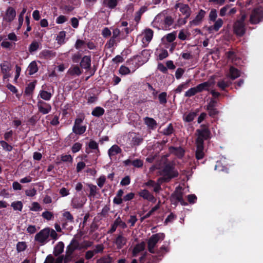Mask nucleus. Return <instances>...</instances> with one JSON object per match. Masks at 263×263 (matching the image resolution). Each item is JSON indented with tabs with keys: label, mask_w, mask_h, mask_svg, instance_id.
I'll return each mask as SVG.
<instances>
[{
	"label": "nucleus",
	"mask_w": 263,
	"mask_h": 263,
	"mask_svg": "<svg viewBox=\"0 0 263 263\" xmlns=\"http://www.w3.org/2000/svg\"><path fill=\"white\" fill-rule=\"evenodd\" d=\"M160 174L162 177L159 178V180L164 182H168L172 179L177 177L179 173L175 168V164L173 162H169L163 165Z\"/></svg>",
	"instance_id": "1"
},
{
	"label": "nucleus",
	"mask_w": 263,
	"mask_h": 263,
	"mask_svg": "<svg viewBox=\"0 0 263 263\" xmlns=\"http://www.w3.org/2000/svg\"><path fill=\"white\" fill-rule=\"evenodd\" d=\"M196 134L197 136L195 143L201 145H204V141L211 139V133L208 126L205 124H202L199 129L196 131Z\"/></svg>",
	"instance_id": "2"
},
{
	"label": "nucleus",
	"mask_w": 263,
	"mask_h": 263,
	"mask_svg": "<svg viewBox=\"0 0 263 263\" xmlns=\"http://www.w3.org/2000/svg\"><path fill=\"white\" fill-rule=\"evenodd\" d=\"M181 190V187L179 186L177 187L170 197L171 204L174 205L175 206L177 205L178 202H180L182 205H187V203L183 200V193Z\"/></svg>",
	"instance_id": "3"
},
{
	"label": "nucleus",
	"mask_w": 263,
	"mask_h": 263,
	"mask_svg": "<svg viewBox=\"0 0 263 263\" xmlns=\"http://www.w3.org/2000/svg\"><path fill=\"white\" fill-rule=\"evenodd\" d=\"M165 238V234L163 233H159L153 235L148 239L147 247L149 252L151 253H155L154 248L157 242L160 240H163Z\"/></svg>",
	"instance_id": "4"
},
{
	"label": "nucleus",
	"mask_w": 263,
	"mask_h": 263,
	"mask_svg": "<svg viewBox=\"0 0 263 263\" xmlns=\"http://www.w3.org/2000/svg\"><path fill=\"white\" fill-rule=\"evenodd\" d=\"M49 235V228H46L35 235L34 240L41 245H44L48 242Z\"/></svg>",
	"instance_id": "5"
},
{
	"label": "nucleus",
	"mask_w": 263,
	"mask_h": 263,
	"mask_svg": "<svg viewBox=\"0 0 263 263\" xmlns=\"http://www.w3.org/2000/svg\"><path fill=\"white\" fill-rule=\"evenodd\" d=\"M263 20V10L261 8H254L250 17V22L252 24H257Z\"/></svg>",
	"instance_id": "6"
},
{
	"label": "nucleus",
	"mask_w": 263,
	"mask_h": 263,
	"mask_svg": "<svg viewBox=\"0 0 263 263\" xmlns=\"http://www.w3.org/2000/svg\"><path fill=\"white\" fill-rule=\"evenodd\" d=\"M245 15L242 16L241 19L235 22L234 24V32L237 36H242L246 32L244 21Z\"/></svg>",
	"instance_id": "7"
},
{
	"label": "nucleus",
	"mask_w": 263,
	"mask_h": 263,
	"mask_svg": "<svg viewBox=\"0 0 263 263\" xmlns=\"http://www.w3.org/2000/svg\"><path fill=\"white\" fill-rule=\"evenodd\" d=\"M83 119L81 118L76 119L72 127V132L76 135H81L84 134L86 130V126H81Z\"/></svg>",
	"instance_id": "8"
},
{
	"label": "nucleus",
	"mask_w": 263,
	"mask_h": 263,
	"mask_svg": "<svg viewBox=\"0 0 263 263\" xmlns=\"http://www.w3.org/2000/svg\"><path fill=\"white\" fill-rule=\"evenodd\" d=\"M80 194L81 197H74L72 199L71 205L74 209H81L83 208L87 201L85 194L82 192Z\"/></svg>",
	"instance_id": "9"
},
{
	"label": "nucleus",
	"mask_w": 263,
	"mask_h": 263,
	"mask_svg": "<svg viewBox=\"0 0 263 263\" xmlns=\"http://www.w3.org/2000/svg\"><path fill=\"white\" fill-rule=\"evenodd\" d=\"M206 14V12L205 10L200 9L195 17L189 22V26L191 27L200 25L203 22Z\"/></svg>",
	"instance_id": "10"
},
{
	"label": "nucleus",
	"mask_w": 263,
	"mask_h": 263,
	"mask_svg": "<svg viewBox=\"0 0 263 263\" xmlns=\"http://www.w3.org/2000/svg\"><path fill=\"white\" fill-rule=\"evenodd\" d=\"M175 9L179 8V11L181 14L184 15L186 18H189L192 13V10L189 5L182 3H176L174 7Z\"/></svg>",
	"instance_id": "11"
},
{
	"label": "nucleus",
	"mask_w": 263,
	"mask_h": 263,
	"mask_svg": "<svg viewBox=\"0 0 263 263\" xmlns=\"http://www.w3.org/2000/svg\"><path fill=\"white\" fill-rule=\"evenodd\" d=\"M16 14L15 9L9 6L6 11L5 14L3 17V20L7 23H11L14 20Z\"/></svg>",
	"instance_id": "12"
},
{
	"label": "nucleus",
	"mask_w": 263,
	"mask_h": 263,
	"mask_svg": "<svg viewBox=\"0 0 263 263\" xmlns=\"http://www.w3.org/2000/svg\"><path fill=\"white\" fill-rule=\"evenodd\" d=\"M138 195L143 199L151 202L155 203L156 201V199L154 195L146 189L140 190L138 192Z\"/></svg>",
	"instance_id": "13"
},
{
	"label": "nucleus",
	"mask_w": 263,
	"mask_h": 263,
	"mask_svg": "<svg viewBox=\"0 0 263 263\" xmlns=\"http://www.w3.org/2000/svg\"><path fill=\"white\" fill-rule=\"evenodd\" d=\"M54 91L53 87L50 86L47 88V90H40L39 96H40L42 99L45 101H49L54 94Z\"/></svg>",
	"instance_id": "14"
},
{
	"label": "nucleus",
	"mask_w": 263,
	"mask_h": 263,
	"mask_svg": "<svg viewBox=\"0 0 263 263\" xmlns=\"http://www.w3.org/2000/svg\"><path fill=\"white\" fill-rule=\"evenodd\" d=\"M39 111L43 114H47L51 110V106L42 100H39L37 103Z\"/></svg>",
	"instance_id": "15"
},
{
	"label": "nucleus",
	"mask_w": 263,
	"mask_h": 263,
	"mask_svg": "<svg viewBox=\"0 0 263 263\" xmlns=\"http://www.w3.org/2000/svg\"><path fill=\"white\" fill-rule=\"evenodd\" d=\"M212 78L213 79V81H208L200 83L196 86L198 93L201 92L203 91L209 90V88L215 83L213 77Z\"/></svg>",
	"instance_id": "16"
},
{
	"label": "nucleus",
	"mask_w": 263,
	"mask_h": 263,
	"mask_svg": "<svg viewBox=\"0 0 263 263\" xmlns=\"http://www.w3.org/2000/svg\"><path fill=\"white\" fill-rule=\"evenodd\" d=\"M127 239L124 237L122 234L119 235L115 240L114 243L117 246V249H121L126 244Z\"/></svg>",
	"instance_id": "17"
},
{
	"label": "nucleus",
	"mask_w": 263,
	"mask_h": 263,
	"mask_svg": "<svg viewBox=\"0 0 263 263\" xmlns=\"http://www.w3.org/2000/svg\"><path fill=\"white\" fill-rule=\"evenodd\" d=\"M80 64L82 68L87 70L89 69L91 66V57L88 55H84L81 59Z\"/></svg>",
	"instance_id": "18"
},
{
	"label": "nucleus",
	"mask_w": 263,
	"mask_h": 263,
	"mask_svg": "<svg viewBox=\"0 0 263 263\" xmlns=\"http://www.w3.org/2000/svg\"><path fill=\"white\" fill-rule=\"evenodd\" d=\"M169 150L178 158H182L184 155L185 151L183 148L180 146L177 147L171 146L169 148Z\"/></svg>",
	"instance_id": "19"
},
{
	"label": "nucleus",
	"mask_w": 263,
	"mask_h": 263,
	"mask_svg": "<svg viewBox=\"0 0 263 263\" xmlns=\"http://www.w3.org/2000/svg\"><path fill=\"white\" fill-rule=\"evenodd\" d=\"M143 121L144 124L147 126V127L149 129L154 130L155 128H156L157 123L156 121L154 119L148 117H146L143 118Z\"/></svg>",
	"instance_id": "20"
},
{
	"label": "nucleus",
	"mask_w": 263,
	"mask_h": 263,
	"mask_svg": "<svg viewBox=\"0 0 263 263\" xmlns=\"http://www.w3.org/2000/svg\"><path fill=\"white\" fill-rule=\"evenodd\" d=\"M82 72V70L77 65L71 66L67 71V74L71 76H79Z\"/></svg>",
	"instance_id": "21"
},
{
	"label": "nucleus",
	"mask_w": 263,
	"mask_h": 263,
	"mask_svg": "<svg viewBox=\"0 0 263 263\" xmlns=\"http://www.w3.org/2000/svg\"><path fill=\"white\" fill-rule=\"evenodd\" d=\"M196 150L195 152V157L197 160H200L204 158L205 154L203 152L204 145L196 144Z\"/></svg>",
	"instance_id": "22"
},
{
	"label": "nucleus",
	"mask_w": 263,
	"mask_h": 263,
	"mask_svg": "<svg viewBox=\"0 0 263 263\" xmlns=\"http://www.w3.org/2000/svg\"><path fill=\"white\" fill-rule=\"evenodd\" d=\"M240 76V71L236 68L231 66L229 69V73L228 76L231 80H234Z\"/></svg>",
	"instance_id": "23"
},
{
	"label": "nucleus",
	"mask_w": 263,
	"mask_h": 263,
	"mask_svg": "<svg viewBox=\"0 0 263 263\" xmlns=\"http://www.w3.org/2000/svg\"><path fill=\"white\" fill-rule=\"evenodd\" d=\"M145 243L144 241L137 244L133 249L132 254L133 256L136 257L138 253L145 249Z\"/></svg>",
	"instance_id": "24"
},
{
	"label": "nucleus",
	"mask_w": 263,
	"mask_h": 263,
	"mask_svg": "<svg viewBox=\"0 0 263 263\" xmlns=\"http://www.w3.org/2000/svg\"><path fill=\"white\" fill-rule=\"evenodd\" d=\"M215 22L213 25L209 27L208 31L209 32H211L213 30L215 31H218L223 24V20L221 18H218Z\"/></svg>",
	"instance_id": "25"
},
{
	"label": "nucleus",
	"mask_w": 263,
	"mask_h": 263,
	"mask_svg": "<svg viewBox=\"0 0 263 263\" xmlns=\"http://www.w3.org/2000/svg\"><path fill=\"white\" fill-rule=\"evenodd\" d=\"M122 152L121 148L116 144L112 145L108 151V154L110 157L116 156Z\"/></svg>",
	"instance_id": "26"
},
{
	"label": "nucleus",
	"mask_w": 263,
	"mask_h": 263,
	"mask_svg": "<svg viewBox=\"0 0 263 263\" xmlns=\"http://www.w3.org/2000/svg\"><path fill=\"white\" fill-rule=\"evenodd\" d=\"M64 243L62 241L59 242L54 248L53 254L54 256H58L61 254L64 250Z\"/></svg>",
	"instance_id": "27"
},
{
	"label": "nucleus",
	"mask_w": 263,
	"mask_h": 263,
	"mask_svg": "<svg viewBox=\"0 0 263 263\" xmlns=\"http://www.w3.org/2000/svg\"><path fill=\"white\" fill-rule=\"evenodd\" d=\"M118 4V0H103V4L110 9H115Z\"/></svg>",
	"instance_id": "28"
},
{
	"label": "nucleus",
	"mask_w": 263,
	"mask_h": 263,
	"mask_svg": "<svg viewBox=\"0 0 263 263\" xmlns=\"http://www.w3.org/2000/svg\"><path fill=\"white\" fill-rule=\"evenodd\" d=\"M27 70L29 75H32L38 71V67L35 61H32L30 63Z\"/></svg>",
	"instance_id": "29"
},
{
	"label": "nucleus",
	"mask_w": 263,
	"mask_h": 263,
	"mask_svg": "<svg viewBox=\"0 0 263 263\" xmlns=\"http://www.w3.org/2000/svg\"><path fill=\"white\" fill-rule=\"evenodd\" d=\"M87 185L89 188L90 193L88 195V197L91 199L92 197H94L96 196L97 194L98 190L99 189L97 188V186L96 185H93L92 184H87Z\"/></svg>",
	"instance_id": "30"
},
{
	"label": "nucleus",
	"mask_w": 263,
	"mask_h": 263,
	"mask_svg": "<svg viewBox=\"0 0 263 263\" xmlns=\"http://www.w3.org/2000/svg\"><path fill=\"white\" fill-rule=\"evenodd\" d=\"M66 32L65 31H60L58 34L56 40L58 44L61 45L65 43Z\"/></svg>",
	"instance_id": "31"
},
{
	"label": "nucleus",
	"mask_w": 263,
	"mask_h": 263,
	"mask_svg": "<svg viewBox=\"0 0 263 263\" xmlns=\"http://www.w3.org/2000/svg\"><path fill=\"white\" fill-rule=\"evenodd\" d=\"M105 112V110L101 107H95L91 112V115L96 117H100L102 116Z\"/></svg>",
	"instance_id": "32"
},
{
	"label": "nucleus",
	"mask_w": 263,
	"mask_h": 263,
	"mask_svg": "<svg viewBox=\"0 0 263 263\" xmlns=\"http://www.w3.org/2000/svg\"><path fill=\"white\" fill-rule=\"evenodd\" d=\"M154 34V31L152 29L150 28H146L145 29L144 32V36L145 40L149 42L152 39H153Z\"/></svg>",
	"instance_id": "33"
},
{
	"label": "nucleus",
	"mask_w": 263,
	"mask_h": 263,
	"mask_svg": "<svg viewBox=\"0 0 263 263\" xmlns=\"http://www.w3.org/2000/svg\"><path fill=\"white\" fill-rule=\"evenodd\" d=\"M35 82L29 83L25 90V93L27 96L31 95L34 90Z\"/></svg>",
	"instance_id": "34"
},
{
	"label": "nucleus",
	"mask_w": 263,
	"mask_h": 263,
	"mask_svg": "<svg viewBox=\"0 0 263 263\" xmlns=\"http://www.w3.org/2000/svg\"><path fill=\"white\" fill-rule=\"evenodd\" d=\"M174 132L173 125L172 123H170L166 128L163 129L161 133L165 136H170Z\"/></svg>",
	"instance_id": "35"
},
{
	"label": "nucleus",
	"mask_w": 263,
	"mask_h": 263,
	"mask_svg": "<svg viewBox=\"0 0 263 263\" xmlns=\"http://www.w3.org/2000/svg\"><path fill=\"white\" fill-rule=\"evenodd\" d=\"M143 141V138L138 135H135L132 138L131 142L133 146H139Z\"/></svg>",
	"instance_id": "36"
},
{
	"label": "nucleus",
	"mask_w": 263,
	"mask_h": 263,
	"mask_svg": "<svg viewBox=\"0 0 263 263\" xmlns=\"http://www.w3.org/2000/svg\"><path fill=\"white\" fill-rule=\"evenodd\" d=\"M215 170L219 172H225L228 173V168L223 165L221 161H217L215 166Z\"/></svg>",
	"instance_id": "37"
},
{
	"label": "nucleus",
	"mask_w": 263,
	"mask_h": 263,
	"mask_svg": "<svg viewBox=\"0 0 263 263\" xmlns=\"http://www.w3.org/2000/svg\"><path fill=\"white\" fill-rule=\"evenodd\" d=\"M197 116L195 112H190L187 115L183 116V120L186 122H191L193 121L195 117Z\"/></svg>",
	"instance_id": "38"
},
{
	"label": "nucleus",
	"mask_w": 263,
	"mask_h": 263,
	"mask_svg": "<svg viewBox=\"0 0 263 263\" xmlns=\"http://www.w3.org/2000/svg\"><path fill=\"white\" fill-rule=\"evenodd\" d=\"M11 206L13 208V210L15 211L18 210L19 211H22L23 207V204L22 201H14L11 203Z\"/></svg>",
	"instance_id": "39"
},
{
	"label": "nucleus",
	"mask_w": 263,
	"mask_h": 263,
	"mask_svg": "<svg viewBox=\"0 0 263 263\" xmlns=\"http://www.w3.org/2000/svg\"><path fill=\"white\" fill-rule=\"evenodd\" d=\"M158 98L160 104H165L167 102V93L166 92H161L158 95Z\"/></svg>",
	"instance_id": "40"
},
{
	"label": "nucleus",
	"mask_w": 263,
	"mask_h": 263,
	"mask_svg": "<svg viewBox=\"0 0 263 263\" xmlns=\"http://www.w3.org/2000/svg\"><path fill=\"white\" fill-rule=\"evenodd\" d=\"M0 144L3 149L7 152H11L13 149V147L7 141L1 140L0 141Z\"/></svg>",
	"instance_id": "41"
},
{
	"label": "nucleus",
	"mask_w": 263,
	"mask_h": 263,
	"mask_svg": "<svg viewBox=\"0 0 263 263\" xmlns=\"http://www.w3.org/2000/svg\"><path fill=\"white\" fill-rule=\"evenodd\" d=\"M1 71L3 73L5 74V76H4V78L6 79L7 77L6 75V73L8 71L10 70V67L9 66V64L7 63H2L1 64Z\"/></svg>",
	"instance_id": "42"
},
{
	"label": "nucleus",
	"mask_w": 263,
	"mask_h": 263,
	"mask_svg": "<svg viewBox=\"0 0 263 263\" xmlns=\"http://www.w3.org/2000/svg\"><path fill=\"white\" fill-rule=\"evenodd\" d=\"M190 80L185 83H182L180 84L175 89V93H180L183 89L186 88L189 86V83H190Z\"/></svg>",
	"instance_id": "43"
},
{
	"label": "nucleus",
	"mask_w": 263,
	"mask_h": 263,
	"mask_svg": "<svg viewBox=\"0 0 263 263\" xmlns=\"http://www.w3.org/2000/svg\"><path fill=\"white\" fill-rule=\"evenodd\" d=\"M112 261V258L109 255H107L98 259L96 263H111Z\"/></svg>",
	"instance_id": "44"
},
{
	"label": "nucleus",
	"mask_w": 263,
	"mask_h": 263,
	"mask_svg": "<svg viewBox=\"0 0 263 263\" xmlns=\"http://www.w3.org/2000/svg\"><path fill=\"white\" fill-rule=\"evenodd\" d=\"M197 90L196 88V87H192L190 88L187 91H186L184 94V97H191L196 93H197Z\"/></svg>",
	"instance_id": "45"
},
{
	"label": "nucleus",
	"mask_w": 263,
	"mask_h": 263,
	"mask_svg": "<svg viewBox=\"0 0 263 263\" xmlns=\"http://www.w3.org/2000/svg\"><path fill=\"white\" fill-rule=\"evenodd\" d=\"M13 132L12 130H10L8 132H6L4 135V138L5 139L4 141H6L7 142L12 141H13Z\"/></svg>",
	"instance_id": "46"
},
{
	"label": "nucleus",
	"mask_w": 263,
	"mask_h": 263,
	"mask_svg": "<svg viewBox=\"0 0 263 263\" xmlns=\"http://www.w3.org/2000/svg\"><path fill=\"white\" fill-rule=\"evenodd\" d=\"M217 86L221 90L225 91L226 89L228 87V85L226 83V81L224 79H222L218 81Z\"/></svg>",
	"instance_id": "47"
},
{
	"label": "nucleus",
	"mask_w": 263,
	"mask_h": 263,
	"mask_svg": "<svg viewBox=\"0 0 263 263\" xmlns=\"http://www.w3.org/2000/svg\"><path fill=\"white\" fill-rule=\"evenodd\" d=\"M27 248V245L25 242H18L16 245V250L18 252L25 251Z\"/></svg>",
	"instance_id": "48"
},
{
	"label": "nucleus",
	"mask_w": 263,
	"mask_h": 263,
	"mask_svg": "<svg viewBox=\"0 0 263 263\" xmlns=\"http://www.w3.org/2000/svg\"><path fill=\"white\" fill-rule=\"evenodd\" d=\"M39 45L37 42L33 41L29 47V51L30 52H32L35 51L39 48Z\"/></svg>",
	"instance_id": "49"
},
{
	"label": "nucleus",
	"mask_w": 263,
	"mask_h": 263,
	"mask_svg": "<svg viewBox=\"0 0 263 263\" xmlns=\"http://www.w3.org/2000/svg\"><path fill=\"white\" fill-rule=\"evenodd\" d=\"M27 11V8L24 7L23 8V10H22L21 12L20 13L19 16H18V24H19V27H21L24 21V15L26 13Z\"/></svg>",
	"instance_id": "50"
},
{
	"label": "nucleus",
	"mask_w": 263,
	"mask_h": 263,
	"mask_svg": "<svg viewBox=\"0 0 263 263\" xmlns=\"http://www.w3.org/2000/svg\"><path fill=\"white\" fill-rule=\"evenodd\" d=\"M119 71L122 75H126L130 73V70L127 67L124 65L121 66Z\"/></svg>",
	"instance_id": "51"
},
{
	"label": "nucleus",
	"mask_w": 263,
	"mask_h": 263,
	"mask_svg": "<svg viewBox=\"0 0 263 263\" xmlns=\"http://www.w3.org/2000/svg\"><path fill=\"white\" fill-rule=\"evenodd\" d=\"M147 88H148V90L152 91V95L153 97V99H156L157 97V95H158V91L157 90H156L152 86V85L151 84H150L149 83H147Z\"/></svg>",
	"instance_id": "52"
},
{
	"label": "nucleus",
	"mask_w": 263,
	"mask_h": 263,
	"mask_svg": "<svg viewBox=\"0 0 263 263\" xmlns=\"http://www.w3.org/2000/svg\"><path fill=\"white\" fill-rule=\"evenodd\" d=\"M63 216L70 222L74 221V218L69 211H66L63 213Z\"/></svg>",
	"instance_id": "53"
},
{
	"label": "nucleus",
	"mask_w": 263,
	"mask_h": 263,
	"mask_svg": "<svg viewBox=\"0 0 263 263\" xmlns=\"http://www.w3.org/2000/svg\"><path fill=\"white\" fill-rule=\"evenodd\" d=\"M132 164L135 167L140 168L142 167L143 165V162L140 159H136L132 161Z\"/></svg>",
	"instance_id": "54"
},
{
	"label": "nucleus",
	"mask_w": 263,
	"mask_h": 263,
	"mask_svg": "<svg viewBox=\"0 0 263 263\" xmlns=\"http://www.w3.org/2000/svg\"><path fill=\"white\" fill-rule=\"evenodd\" d=\"M82 144L79 142L75 143L71 147V151L73 153L78 152L82 148Z\"/></svg>",
	"instance_id": "55"
},
{
	"label": "nucleus",
	"mask_w": 263,
	"mask_h": 263,
	"mask_svg": "<svg viewBox=\"0 0 263 263\" xmlns=\"http://www.w3.org/2000/svg\"><path fill=\"white\" fill-rule=\"evenodd\" d=\"M42 216L48 220H50L53 217V214L50 211H45L42 213Z\"/></svg>",
	"instance_id": "56"
},
{
	"label": "nucleus",
	"mask_w": 263,
	"mask_h": 263,
	"mask_svg": "<svg viewBox=\"0 0 263 263\" xmlns=\"http://www.w3.org/2000/svg\"><path fill=\"white\" fill-rule=\"evenodd\" d=\"M217 17V11L216 9H213L210 11L209 14V20L210 21L215 22Z\"/></svg>",
	"instance_id": "57"
},
{
	"label": "nucleus",
	"mask_w": 263,
	"mask_h": 263,
	"mask_svg": "<svg viewBox=\"0 0 263 263\" xmlns=\"http://www.w3.org/2000/svg\"><path fill=\"white\" fill-rule=\"evenodd\" d=\"M42 207L40 204L37 202H33L32 203V206L30 208V210L32 211H40L42 210Z\"/></svg>",
	"instance_id": "58"
},
{
	"label": "nucleus",
	"mask_w": 263,
	"mask_h": 263,
	"mask_svg": "<svg viewBox=\"0 0 263 263\" xmlns=\"http://www.w3.org/2000/svg\"><path fill=\"white\" fill-rule=\"evenodd\" d=\"M226 54L229 60L233 61L236 59V53L233 51H229L226 52Z\"/></svg>",
	"instance_id": "59"
},
{
	"label": "nucleus",
	"mask_w": 263,
	"mask_h": 263,
	"mask_svg": "<svg viewBox=\"0 0 263 263\" xmlns=\"http://www.w3.org/2000/svg\"><path fill=\"white\" fill-rule=\"evenodd\" d=\"M167 249L165 246H161L159 250H158L156 253L157 254L159 257H162L163 255L167 252Z\"/></svg>",
	"instance_id": "60"
},
{
	"label": "nucleus",
	"mask_w": 263,
	"mask_h": 263,
	"mask_svg": "<svg viewBox=\"0 0 263 263\" xmlns=\"http://www.w3.org/2000/svg\"><path fill=\"white\" fill-rule=\"evenodd\" d=\"M174 22V20L171 16H166L164 18V23L167 27L171 26Z\"/></svg>",
	"instance_id": "61"
},
{
	"label": "nucleus",
	"mask_w": 263,
	"mask_h": 263,
	"mask_svg": "<svg viewBox=\"0 0 263 263\" xmlns=\"http://www.w3.org/2000/svg\"><path fill=\"white\" fill-rule=\"evenodd\" d=\"M184 72V69L182 68H178L177 69L175 72V77L177 79H180L183 76Z\"/></svg>",
	"instance_id": "62"
},
{
	"label": "nucleus",
	"mask_w": 263,
	"mask_h": 263,
	"mask_svg": "<svg viewBox=\"0 0 263 263\" xmlns=\"http://www.w3.org/2000/svg\"><path fill=\"white\" fill-rule=\"evenodd\" d=\"M106 181V177L105 176H101L98 179L97 181V184L99 187H102L104 185Z\"/></svg>",
	"instance_id": "63"
},
{
	"label": "nucleus",
	"mask_w": 263,
	"mask_h": 263,
	"mask_svg": "<svg viewBox=\"0 0 263 263\" xmlns=\"http://www.w3.org/2000/svg\"><path fill=\"white\" fill-rule=\"evenodd\" d=\"M86 44L85 42L80 39H78L74 45V47L77 49H80Z\"/></svg>",
	"instance_id": "64"
}]
</instances>
